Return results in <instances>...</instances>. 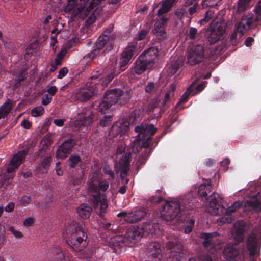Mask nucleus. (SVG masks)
<instances>
[{
  "mask_svg": "<svg viewBox=\"0 0 261 261\" xmlns=\"http://www.w3.org/2000/svg\"><path fill=\"white\" fill-rule=\"evenodd\" d=\"M109 187V183L107 181H102L98 184L94 183L93 181L89 182V187L92 196V202L94 208L97 209L99 207V215L102 216V214L106 213L108 207V202L107 199L101 195L99 190L102 191H106Z\"/></svg>",
  "mask_w": 261,
  "mask_h": 261,
  "instance_id": "obj_4",
  "label": "nucleus"
},
{
  "mask_svg": "<svg viewBox=\"0 0 261 261\" xmlns=\"http://www.w3.org/2000/svg\"><path fill=\"white\" fill-rule=\"evenodd\" d=\"M109 40V37L107 35L100 36L97 40L96 42V46L99 47L101 49L104 47Z\"/></svg>",
  "mask_w": 261,
  "mask_h": 261,
  "instance_id": "obj_38",
  "label": "nucleus"
},
{
  "mask_svg": "<svg viewBox=\"0 0 261 261\" xmlns=\"http://www.w3.org/2000/svg\"><path fill=\"white\" fill-rule=\"evenodd\" d=\"M101 1V0H91L89 2V0H80L72 12L73 15L84 19L93 9L100 3Z\"/></svg>",
  "mask_w": 261,
  "mask_h": 261,
  "instance_id": "obj_6",
  "label": "nucleus"
},
{
  "mask_svg": "<svg viewBox=\"0 0 261 261\" xmlns=\"http://www.w3.org/2000/svg\"><path fill=\"white\" fill-rule=\"evenodd\" d=\"M220 2V0H203L202 6L213 7L217 6Z\"/></svg>",
  "mask_w": 261,
  "mask_h": 261,
  "instance_id": "obj_46",
  "label": "nucleus"
},
{
  "mask_svg": "<svg viewBox=\"0 0 261 261\" xmlns=\"http://www.w3.org/2000/svg\"><path fill=\"white\" fill-rule=\"evenodd\" d=\"M123 91L120 89H115L107 91L102 102L99 104V109L102 112L110 108L113 105L117 103Z\"/></svg>",
  "mask_w": 261,
  "mask_h": 261,
  "instance_id": "obj_9",
  "label": "nucleus"
},
{
  "mask_svg": "<svg viewBox=\"0 0 261 261\" xmlns=\"http://www.w3.org/2000/svg\"><path fill=\"white\" fill-rule=\"evenodd\" d=\"M148 261H160L161 258L160 246L158 243L153 242L147 248Z\"/></svg>",
  "mask_w": 261,
  "mask_h": 261,
  "instance_id": "obj_22",
  "label": "nucleus"
},
{
  "mask_svg": "<svg viewBox=\"0 0 261 261\" xmlns=\"http://www.w3.org/2000/svg\"><path fill=\"white\" fill-rule=\"evenodd\" d=\"M112 120V119L111 116H104L103 118L100 120V124L102 126H106L111 123Z\"/></svg>",
  "mask_w": 261,
  "mask_h": 261,
  "instance_id": "obj_53",
  "label": "nucleus"
},
{
  "mask_svg": "<svg viewBox=\"0 0 261 261\" xmlns=\"http://www.w3.org/2000/svg\"><path fill=\"white\" fill-rule=\"evenodd\" d=\"M137 49V42H133L128 44L121 54V58L120 61V69L121 71L126 68L127 65L130 61L133 56L138 52Z\"/></svg>",
  "mask_w": 261,
  "mask_h": 261,
  "instance_id": "obj_15",
  "label": "nucleus"
},
{
  "mask_svg": "<svg viewBox=\"0 0 261 261\" xmlns=\"http://www.w3.org/2000/svg\"><path fill=\"white\" fill-rule=\"evenodd\" d=\"M211 185L210 184H203L199 187L198 193V194L202 197H204L206 200V197L208 194L211 192Z\"/></svg>",
  "mask_w": 261,
  "mask_h": 261,
  "instance_id": "obj_33",
  "label": "nucleus"
},
{
  "mask_svg": "<svg viewBox=\"0 0 261 261\" xmlns=\"http://www.w3.org/2000/svg\"><path fill=\"white\" fill-rule=\"evenodd\" d=\"M26 155V151L22 150L15 154L11 160L7 169V172L9 174L17 169L22 163Z\"/></svg>",
  "mask_w": 261,
  "mask_h": 261,
  "instance_id": "obj_21",
  "label": "nucleus"
},
{
  "mask_svg": "<svg viewBox=\"0 0 261 261\" xmlns=\"http://www.w3.org/2000/svg\"><path fill=\"white\" fill-rule=\"evenodd\" d=\"M12 108V102L8 100L0 107V119L5 118L10 112Z\"/></svg>",
  "mask_w": 261,
  "mask_h": 261,
  "instance_id": "obj_32",
  "label": "nucleus"
},
{
  "mask_svg": "<svg viewBox=\"0 0 261 261\" xmlns=\"http://www.w3.org/2000/svg\"><path fill=\"white\" fill-rule=\"evenodd\" d=\"M180 212V207L178 201L166 202L163 206L161 217L166 221H171L176 219Z\"/></svg>",
  "mask_w": 261,
  "mask_h": 261,
  "instance_id": "obj_11",
  "label": "nucleus"
},
{
  "mask_svg": "<svg viewBox=\"0 0 261 261\" xmlns=\"http://www.w3.org/2000/svg\"><path fill=\"white\" fill-rule=\"evenodd\" d=\"M92 114L90 110H86L84 113H82L79 115V117L75 122V125L80 127V126H86L89 125L92 121Z\"/></svg>",
  "mask_w": 261,
  "mask_h": 261,
  "instance_id": "obj_26",
  "label": "nucleus"
},
{
  "mask_svg": "<svg viewBox=\"0 0 261 261\" xmlns=\"http://www.w3.org/2000/svg\"><path fill=\"white\" fill-rule=\"evenodd\" d=\"M9 230L15 236L16 238L20 239L23 237L22 233L15 229L13 227H10L9 228Z\"/></svg>",
  "mask_w": 261,
  "mask_h": 261,
  "instance_id": "obj_54",
  "label": "nucleus"
},
{
  "mask_svg": "<svg viewBox=\"0 0 261 261\" xmlns=\"http://www.w3.org/2000/svg\"><path fill=\"white\" fill-rule=\"evenodd\" d=\"M34 222V218L32 217H28L24 220L23 225L26 227H29L31 226Z\"/></svg>",
  "mask_w": 261,
  "mask_h": 261,
  "instance_id": "obj_59",
  "label": "nucleus"
},
{
  "mask_svg": "<svg viewBox=\"0 0 261 261\" xmlns=\"http://www.w3.org/2000/svg\"><path fill=\"white\" fill-rule=\"evenodd\" d=\"M234 240L238 242L243 241L244 237V232L245 231V223L243 221H238L235 223L234 226Z\"/></svg>",
  "mask_w": 261,
  "mask_h": 261,
  "instance_id": "obj_29",
  "label": "nucleus"
},
{
  "mask_svg": "<svg viewBox=\"0 0 261 261\" xmlns=\"http://www.w3.org/2000/svg\"><path fill=\"white\" fill-rule=\"evenodd\" d=\"M176 89V84H172L169 87V89L166 92L164 97V102L166 103L169 101L171 96H173V92Z\"/></svg>",
  "mask_w": 261,
  "mask_h": 261,
  "instance_id": "obj_40",
  "label": "nucleus"
},
{
  "mask_svg": "<svg viewBox=\"0 0 261 261\" xmlns=\"http://www.w3.org/2000/svg\"><path fill=\"white\" fill-rule=\"evenodd\" d=\"M145 234L144 225L142 227L137 226L129 228L124 237L117 236L111 239L110 248L116 254H120L125 250L124 244L131 246Z\"/></svg>",
  "mask_w": 261,
  "mask_h": 261,
  "instance_id": "obj_1",
  "label": "nucleus"
},
{
  "mask_svg": "<svg viewBox=\"0 0 261 261\" xmlns=\"http://www.w3.org/2000/svg\"><path fill=\"white\" fill-rule=\"evenodd\" d=\"M229 164L230 160L228 158H225L221 162V165L223 168V170L224 171H226L227 170Z\"/></svg>",
  "mask_w": 261,
  "mask_h": 261,
  "instance_id": "obj_58",
  "label": "nucleus"
},
{
  "mask_svg": "<svg viewBox=\"0 0 261 261\" xmlns=\"http://www.w3.org/2000/svg\"><path fill=\"white\" fill-rule=\"evenodd\" d=\"M189 261H212V259L208 255H206L202 258H198L197 260L194 258H192L190 259Z\"/></svg>",
  "mask_w": 261,
  "mask_h": 261,
  "instance_id": "obj_64",
  "label": "nucleus"
},
{
  "mask_svg": "<svg viewBox=\"0 0 261 261\" xmlns=\"http://www.w3.org/2000/svg\"><path fill=\"white\" fill-rule=\"evenodd\" d=\"M146 215L144 208H139L129 213L122 212L119 213L118 216H123L124 220L128 223H136L140 221Z\"/></svg>",
  "mask_w": 261,
  "mask_h": 261,
  "instance_id": "obj_18",
  "label": "nucleus"
},
{
  "mask_svg": "<svg viewBox=\"0 0 261 261\" xmlns=\"http://www.w3.org/2000/svg\"><path fill=\"white\" fill-rule=\"evenodd\" d=\"M67 242L73 249L80 251L87 245V234L80 223L73 221L66 226Z\"/></svg>",
  "mask_w": 261,
  "mask_h": 261,
  "instance_id": "obj_2",
  "label": "nucleus"
},
{
  "mask_svg": "<svg viewBox=\"0 0 261 261\" xmlns=\"http://www.w3.org/2000/svg\"><path fill=\"white\" fill-rule=\"evenodd\" d=\"M100 48H99V47H97L95 46V48L93 49V50L91 53L88 54L85 56V57L89 58L90 59H93L96 57L97 56L100 54Z\"/></svg>",
  "mask_w": 261,
  "mask_h": 261,
  "instance_id": "obj_50",
  "label": "nucleus"
},
{
  "mask_svg": "<svg viewBox=\"0 0 261 261\" xmlns=\"http://www.w3.org/2000/svg\"><path fill=\"white\" fill-rule=\"evenodd\" d=\"M243 205L242 202L237 201L233 202L229 207L225 210L226 214H229L232 216V213L236 212L238 210L240 209Z\"/></svg>",
  "mask_w": 261,
  "mask_h": 261,
  "instance_id": "obj_36",
  "label": "nucleus"
},
{
  "mask_svg": "<svg viewBox=\"0 0 261 261\" xmlns=\"http://www.w3.org/2000/svg\"><path fill=\"white\" fill-rule=\"evenodd\" d=\"M221 198L219 195L213 193L206 198L205 207L206 211L212 215H219L223 213L224 207L219 204Z\"/></svg>",
  "mask_w": 261,
  "mask_h": 261,
  "instance_id": "obj_12",
  "label": "nucleus"
},
{
  "mask_svg": "<svg viewBox=\"0 0 261 261\" xmlns=\"http://www.w3.org/2000/svg\"><path fill=\"white\" fill-rule=\"evenodd\" d=\"M150 153V150L145 149L144 152L142 153V154L139 156L137 164L139 163L140 164V165L144 164L147 157L149 155Z\"/></svg>",
  "mask_w": 261,
  "mask_h": 261,
  "instance_id": "obj_45",
  "label": "nucleus"
},
{
  "mask_svg": "<svg viewBox=\"0 0 261 261\" xmlns=\"http://www.w3.org/2000/svg\"><path fill=\"white\" fill-rule=\"evenodd\" d=\"M198 33L196 28L194 27H191L189 28L188 36L190 39L193 40L195 39Z\"/></svg>",
  "mask_w": 261,
  "mask_h": 261,
  "instance_id": "obj_49",
  "label": "nucleus"
},
{
  "mask_svg": "<svg viewBox=\"0 0 261 261\" xmlns=\"http://www.w3.org/2000/svg\"><path fill=\"white\" fill-rule=\"evenodd\" d=\"M233 220V217L232 216L226 214L225 212V215L217 220L218 223H219L220 224H225V223H230Z\"/></svg>",
  "mask_w": 261,
  "mask_h": 261,
  "instance_id": "obj_42",
  "label": "nucleus"
},
{
  "mask_svg": "<svg viewBox=\"0 0 261 261\" xmlns=\"http://www.w3.org/2000/svg\"><path fill=\"white\" fill-rule=\"evenodd\" d=\"M194 224V221L192 220H190L189 223V225L187 226L185 229V233H190L193 227Z\"/></svg>",
  "mask_w": 261,
  "mask_h": 261,
  "instance_id": "obj_61",
  "label": "nucleus"
},
{
  "mask_svg": "<svg viewBox=\"0 0 261 261\" xmlns=\"http://www.w3.org/2000/svg\"><path fill=\"white\" fill-rule=\"evenodd\" d=\"M219 234L217 232L204 233L201 234V238L204 240L203 244L204 247L215 246L217 243ZM219 244V242H218Z\"/></svg>",
  "mask_w": 261,
  "mask_h": 261,
  "instance_id": "obj_28",
  "label": "nucleus"
},
{
  "mask_svg": "<svg viewBox=\"0 0 261 261\" xmlns=\"http://www.w3.org/2000/svg\"><path fill=\"white\" fill-rule=\"evenodd\" d=\"M22 127L25 129H30L32 126V123L27 119H23L21 123Z\"/></svg>",
  "mask_w": 261,
  "mask_h": 261,
  "instance_id": "obj_60",
  "label": "nucleus"
},
{
  "mask_svg": "<svg viewBox=\"0 0 261 261\" xmlns=\"http://www.w3.org/2000/svg\"><path fill=\"white\" fill-rule=\"evenodd\" d=\"M96 79L97 77H92L91 81L87 82L85 86L76 89L73 93V98L80 101L88 100L97 91V86H99L95 82L93 81Z\"/></svg>",
  "mask_w": 261,
  "mask_h": 261,
  "instance_id": "obj_5",
  "label": "nucleus"
},
{
  "mask_svg": "<svg viewBox=\"0 0 261 261\" xmlns=\"http://www.w3.org/2000/svg\"><path fill=\"white\" fill-rule=\"evenodd\" d=\"M226 24L224 21L213 22L210 25V33L208 40L210 44H214L222 37L225 31Z\"/></svg>",
  "mask_w": 261,
  "mask_h": 261,
  "instance_id": "obj_14",
  "label": "nucleus"
},
{
  "mask_svg": "<svg viewBox=\"0 0 261 261\" xmlns=\"http://www.w3.org/2000/svg\"><path fill=\"white\" fill-rule=\"evenodd\" d=\"M138 133V138L134 141L133 151L138 152L142 147L147 148L151 143V136L156 132V128L152 124H141L135 127Z\"/></svg>",
  "mask_w": 261,
  "mask_h": 261,
  "instance_id": "obj_3",
  "label": "nucleus"
},
{
  "mask_svg": "<svg viewBox=\"0 0 261 261\" xmlns=\"http://www.w3.org/2000/svg\"><path fill=\"white\" fill-rule=\"evenodd\" d=\"M103 171L107 175H109L111 178L113 179L114 177V172L111 170L109 166L105 165L103 167Z\"/></svg>",
  "mask_w": 261,
  "mask_h": 261,
  "instance_id": "obj_56",
  "label": "nucleus"
},
{
  "mask_svg": "<svg viewBox=\"0 0 261 261\" xmlns=\"http://www.w3.org/2000/svg\"><path fill=\"white\" fill-rule=\"evenodd\" d=\"M80 158L79 156H71L69 159V165L70 167L73 168L75 166V165L80 162Z\"/></svg>",
  "mask_w": 261,
  "mask_h": 261,
  "instance_id": "obj_48",
  "label": "nucleus"
},
{
  "mask_svg": "<svg viewBox=\"0 0 261 261\" xmlns=\"http://www.w3.org/2000/svg\"><path fill=\"white\" fill-rule=\"evenodd\" d=\"M169 20L167 16L158 17L154 24V28L152 30L153 33L159 39H164L166 37L165 25Z\"/></svg>",
  "mask_w": 261,
  "mask_h": 261,
  "instance_id": "obj_17",
  "label": "nucleus"
},
{
  "mask_svg": "<svg viewBox=\"0 0 261 261\" xmlns=\"http://www.w3.org/2000/svg\"><path fill=\"white\" fill-rule=\"evenodd\" d=\"M250 0H239L237 6V11L242 12L249 7V3Z\"/></svg>",
  "mask_w": 261,
  "mask_h": 261,
  "instance_id": "obj_37",
  "label": "nucleus"
},
{
  "mask_svg": "<svg viewBox=\"0 0 261 261\" xmlns=\"http://www.w3.org/2000/svg\"><path fill=\"white\" fill-rule=\"evenodd\" d=\"M51 161L50 156H46L41 162L36 169V171L39 176L43 177L46 174L48 167Z\"/></svg>",
  "mask_w": 261,
  "mask_h": 261,
  "instance_id": "obj_30",
  "label": "nucleus"
},
{
  "mask_svg": "<svg viewBox=\"0 0 261 261\" xmlns=\"http://www.w3.org/2000/svg\"><path fill=\"white\" fill-rule=\"evenodd\" d=\"M214 12L212 11L208 10L205 13V16L204 18L200 20L201 24H204L207 23L213 16Z\"/></svg>",
  "mask_w": 261,
  "mask_h": 261,
  "instance_id": "obj_47",
  "label": "nucleus"
},
{
  "mask_svg": "<svg viewBox=\"0 0 261 261\" xmlns=\"http://www.w3.org/2000/svg\"><path fill=\"white\" fill-rule=\"evenodd\" d=\"M151 67L149 66V64L145 61L143 57L140 56L136 60L134 63V66L131 68L130 72L134 74H141L143 73L147 68H150Z\"/></svg>",
  "mask_w": 261,
  "mask_h": 261,
  "instance_id": "obj_23",
  "label": "nucleus"
},
{
  "mask_svg": "<svg viewBox=\"0 0 261 261\" xmlns=\"http://www.w3.org/2000/svg\"><path fill=\"white\" fill-rule=\"evenodd\" d=\"M244 206L248 211L261 210V193L258 192L255 197L245 202Z\"/></svg>",
  "mask_w": 261,
  "mask_h": 261,
  "instance_id": "obj_24",
  "label": "nucleus"
},
{
  "mask_svg": "<svg viewBox=\"0 0 261 261\" xmlns=\"http://www.w3.org/2000/svg\"><path fill=\"white\" fill-rule=\"evenodd\" d=\"M256 11L257 13L256 19H261V0H259L256 7Z\"/></svg>",
  "mask_w": 261,
  "mask_h": 261,
  "instance_id": "obj_63",
  "label": "nucleus"
},
{
  "mask_svg": "<svg viewBox=\"0 0 261 261\" xmlns=\"http://www.w3.org/2000/svg\"><path fill=\"white\" fill-rule=\"evenodd\" d=\"M51 96H49L48 94H45L42 97L41 103L43 105L46 106L51 102Z\"/></svg>",
  "mask_w": 261,
  "mask_h": 261,
  "instance_id": "obj_55",
  "label": "nucleus"
},
{
  "mask_svg": "<svg viewBox=\"0 0 261 261\" xmlns=\"http://www.w3.org/2000/svg\"><path fill=\"white\" fill-rule=\"evenodd\" d=\"M31 201V197L29 195H24L20 200V203L23 206H27Z\"/></svg>",
  "mask_w": 261,
  "mask_h": 261,
  "instance_id": "obj_51",
  "label": "nucleus"
},
{
  "mask_svg": "<svg viewBox=\"0 0 261 261\" xmlns=\"http://www.w3.org/2000/svg\"><path fill=\"white\" fill-rule=\"evenodd\" d=\"M68 154L69 153L66 149H64L61 145L59 146L56 152L57 157L61 159L66 158Z\"/></svg>",
  "mask_w": 261,
  "mask_h": 261,
  "instance_id": "obj_41",
  "label": "nucleus"
},
{
  "mask_svg": "<svg viewBox=\"0 0 261 261\" xmlns=\"http://www.w3.org/2000/svg\"><path fill=\"white\" fill-rule=\"evenodd\" d=\"M255 16H254L252 13H248V14L243 16L241 20L236 24V31L240 34V37L249 30L251 25L254 22H257L260 19H256L257 13L256 9H255Z\"/></svg>",
  "mask_w": 261,
  "mask_h": 261,
  "instance_id": "obj_13",
  "label": "nucleus"
},
{
  "mask_svg": "<svg viewBox=\"0 0 261 261\" xmlns=\"http://www.w3.org/2000/svg\"><path fill=\"white\" fill-rule=\"evenodd\" d=\"M158 55V49L155 47H151L146 50L144 53L140 55V56L143 57L145 61L149 64V66L152 67L154 64Z\"/></svg>",
  "mask_w": 261,
  "mask_h": 261,
  "instance_id": "obj_25",
  "label": "nucleus"
},
{
  "mask_svg": "<svg viewBox=\"0 0 261 261\" xmlns=\"http://www.w3.org/2000/svg\"><path fill=\"white\" fill-rule=\"evenodd\" d=\"M68 70L66 67H63L60 69L59 71V74L57 76L58 79H62L68 73Z\"/></svg>",
  "mask_w": 261,
  "mask_h": 261,
  "instance_id": "obj_57",
  "label": "nucleus"
},
{
  "mask_svg": "<svg viewBox=\"0 0 261 261\" xmlns=\"http://www.w3.org/2000/svg\"><path fill=\"white\" fill-rule=\"evenodd\" d=\"M246 254L243 247H238L230 243L226 245L223 251L224 257L230 261H242Z\"/></svg>",
  "mask_w": 261,
  "mask_h": 261,
  "instance_id": "obj_8",
  "label": "nucleus"
},
{
  "mask_svg": "<svg viewBox=\"0 0 261 261\" xmlns=\"http://www.w3.org/2000/svg\"><path fill=\"white\" fill-rule=\"evenodd\" d=\"M180 66V62L178 61L173 60L169 65L167 71L169 75H173L177 72Z\"/></svg>",
  "mask_w": 261,
  "mask_h": 261,
  "instance_id": "obj_34",
  "label": "nucleus"
},
{
  "mask_svg": "<svg viewBox=\"0 0 261 261\" xmlns=\"http://www.w3.org/2000/svg\"><path fill=\"white\" fill-rule=\"evenodd\" d=\"M261 244V225L254 228L248 235L246 242L247 250L250 256L257 254V248Z\"/></svg>",
  "mask_w": 261,
  "mask_h": 261,
  "instance_id": "obj_7",
  "label": "nucleus"
},
{
  "mask_svg": "<svg viewBox=\"0 0 261 261\" xmlns=\"http://www.w3.org/2000/svg\"><path fill=\"white\" fill-rule=\"evenodd\" d=\"M144 231L146 232V234L156 233L158 230L159 228V224L158 223L152 224L151 227L152 229H150V223H146L144 224Z\"/></svg>",
  "mask_w": 261,
  "mask_h": 261,
  "instance_id": "obj_35",
  "label": "nucleus"
},
{
  "mask_svg": "<svg viewBox=\"0 0 261 261\" xmlns=\"http://www.w3.org/2000/svg\"><path fill=\"white\" fill-rule=\"evenodd\" d=\"M191 93V87H189L186 90V91L183 94L181 98H180L178 102L177 103L176 106L177 107L181 103H184L187 101L189 95Z\"/></svg>",
  "mask_w": 261,
  "mask_h": 261,
  "instance_id": "obj_44",
  "label": "nucleus"
},
{
  "mask_svg": "<svg viewBox=\"0 0 261 261\" xmlns=\"http://www.w3.org/2000/svg\"><path fill=\"white\" fill-rule=\"evenodd\" d=\"M175 14L180 19H182L187 15V10L185 8H180L177 9Z\"/></svg>",
  "mask_w": 261,
  "mask_h": 261,
  "instance_id": "obj_52",
  "label": "nucleus"
},
{
  "mask_svg": "<svg viewBox=\"0 0 261 261\" xmlns=\"http://www.w3.org/2000/svg\"><path fill=\"white\" fill-rule=\"evenodd\" d=\"M168 250H170L169 261H180L182 257V245L178 240L169 241L166 245Z\"/></svg>",
  "mask_w": 261,
  "mask_h": 261,
  "instance_id": "obj_16",
  "label": "nucleus"
},
{
  "mask_svg": "<svg viewBox=\"0 0 261 261\" xmlns=\"http://www.w3.org/2000/svg\"><path fill=\"white\" fill-rule=\"evenodd\" d=\"M175 2V0H162L159 5L160 8L157 11L158 17L164 16V14L169 12Z\"/></svg>",
  "mask_w": 261,
  "mask_h": 261,
  "instance_id": "obj_27",
  "label": "nucleus"
},
{
  "mask_svg": "<svg viewBox=\"0 0 261 261\" xmlns=\"http://www.w3.org/2000/svg\"><path fill=\"white\" fill-rule=\"evenodd\" d=\"M128 122L121 120L116 121L111 127L109 135L111 137H115L119 135L124 134L128 129Z\"/></svg>",
  "mask_w": 261,
  "mask_h": 261,
  "instance_id": "obj_20",
  "label": "nucleus"
},
{
  "mask_svg": "<svg viewBox=\"0 0 261 261\" xmlns=\"http://www.w3.org/2000/svg\"><path fill=\"white\" fill-rule=\"evenodd\" d=\"M76 211L80 217L83 219H86L90 217L92 208L87 204L83 203L77 208Z\"/></svg>",
  "mask_w": 261,
  "mask_h": 261,
  "instance_id": "obj_31",
  "label": "nucleus"
},
{
  "mask_svg": "<svg viewBox=\"0 0 261 261\" xmlns=\"http://www.w3.org/2000/svg\"><path fill=\"white\" fill-rule=\"evenodd\" d=\"M129 155L130 152L126 153L116 164V170L118 172H120V176L122 180H125L129 170Z\"/></svg>",
  "mask_w": 261,
  "mask_h": 261,
  "instance_id": "obj_19",
  "label": "nucleus"
},
{
  "mask_svg": "<svg viewBox=\"0 0 261 261\" xmlns=\"http://www.w3.org/2000/svg\"><path fill=\"white\" fill-rule=\"evenodd\" d=\"M75 145V142L73 139H70L64 141L62 144L61 146H63V148L66 150L69 153L71 151L72 148Z\"/></svg>",
  "mask_w": 261,
  "mask_h": 261,
  "instance_id": "obj_39",
  "label": "nucleus"
},
{
  "mask_svg": "<svg viewBox=\"0 0 261 261\" xmlns=\"http://www.w3.org/2000/svg\"><path fill=\"white\" fill-rule=\"evenodd\" d=\"M44 109L43 107L40 106L33 109L31 111V115L33 117H38L43 115Z\"/></svg>",
  "mask_w": 261,
  "mask_h": 261,
  "instance_id": "obj_43",
  "label": "nucleus"
},
{
  "mask_svg": "<svg viewBox=\"0 0 261 261\" xmlns=\"http://www.w3.org/2000/svg\"><path fill=\"white\" fill-rule=\"evenodd\" d=\"M187 63L195 65L202 62L205 57V48L203 45L198 44L190 48L187 53Z\"/></svg>",
  "mask_w": 261,
  "mask_h": 261,
  "instance_id": "obj_10",
  "label": "nucleus"
},
{
  "mask_svg": "<svg viewBox=\"0 0 261 261\" xmlns=\"http://www.w3.org/2000/svg\"><path fill=\"white\" fill-rule=\"evenodd\" d=\"M25 76V70H21L17 76L16 77V80L18 82H21L24 80Z\"/></svg>",
  "mask_w": 261,
  "mask_h": 261,
  "instance_id": "obj_62",
  "label": "nucleus"
}]
</instances>
